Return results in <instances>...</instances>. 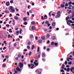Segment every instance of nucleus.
<instances>
[{
  "mask_svg": "<svg viewBox=\"0 0 74 74\" xmlns=\"http://www.w3.org/2000/svg\"><path fill=\"white\" fill-rule=\"evenodd\" d=\"M18 67L20 68V69H22L23 67V64L22 63V62H19L18 64Z\"/></svg>",
  "mask_w": 74,
  "mask_h": 74,
  "instance_id": "f257e3e1",
  "label": "nucleus"
},
{
  "mask_svg": "<svg viewBox=\"0 0 74 74\" xmlns=\"http://www.w3.org/2000/svg\"><path fill=\"white\" fill-rule=\"evenodd\" d=\"M34 64H28V67H31L32 69H34Z\"/></svg>",
  "mask_w": 74,
  "mask_h": 74,
  "instance_id": "f03ea898",
  "label": "nucleus"
},
{
  "mask_svg": "<svg viewBox=\"0 0 74 74\" xmlns=\"http://www.w3.org/2000/svg\"><path fill=\"white\" fill-rule=\"evenodd\" d=\"M10 10H11L10 11L11 12H12V13H14V12H15V9L14 8Z\"/></svg>",
  "mask_w": 74,
  "mask_h": 74,
  "instance_id": "7ed1b4c3",
  "label": "nucleus"
},
{
  "mask_svg": "<svg viewBox=\"0 0 74 74\" xmlns=\"http://www.w3.org/2000/svg\"><path fill=\"white\" fill-rule=\"evenodd\" d=\"M16 70L17 71H21V69L19 68L18 66L16 68Z\"/></svg>",
  "mask_w": 74,
  "mask_h": 74,
  "instance_id": "20e7f679",
  "label": "nucleus"
},
{
  "mask_svg": "<svg viewBox=\"0 0 74 74\" xmlns=\"http://www.w3.org/2000/svg\"><path fill=\"white\" fill-rule=\"evenodd\" d=\"M56 37L55 36H53L51 38V39H52V40H56Z\"/></svg>",
  "mask_w": 74,
  "mask_h": 74,
  "instance_id": "39448f33",
  "label": "nucleus"
},
{
  "mask_svg": "<svg viewBox=\"0 0 74 74\" xmlns=\"http://www.w3.org/2000/svg\"><path fill=\"white\" fill-rule=\"evenodd\" d=\"M65 67V65H64V64H63L62 66V68H61L62 69H64Z\"/></svg>",
  "mask_w": 74,
  "mask_h": 74,
  "instance_id": "423d86ee",
  "label": "nucleus"
},
{
  "mask_svg": "<svg viewBox=\"0 0 74 74\" xmlns=\"http://www.w3.org/2000/svg\"><path fill=\"white\" fill-rule=\"evenodd\" d=\"M14 19H15V20H18L19 19V18L17 16H15L14 17Z\"/></svg>",
  "mask_w": 74,
  "mask_h": 74,
  "instance_id": "0eeeda50",
  "label": "nucleus"
},
{
  "mask_svg": "<svg viewBox=\"0 0 74 74\" xmlns=\"http://www.w3.org/2000/svg\"><path fill=\"white\" fill-rule=\"evenodd\" d=\"M34 64H35V65L36 66H38V63H36V62H34Z\"/></svg>",
  "mask_w": 74,
  "mask_h": 74,
  "instance_id": "6e6552de",
  "label": "nucleus"
},
{
  "mask_svg": "<svg viewBox=\"0 0 74 74\" xmlns=\"http://www.w3.org/2000/svg\"><path fill=\"white\" fill-rule=\"evenodd\" d=\"M69 22H70V20H68L67 21V23L68 25H70V23Z\"/></svg>",
  "mask_w": 74,
  "mask_h": 74,
  "instance_id": "1a4fd4ad",
  "label": "nucleus"
},
{
  "mask_svg": "<svg viewBox=\"0 0 74 74\" xmlns=\"http://www.w3.org/2000/svg\"><path fill=\"white\" fill-rule=\"evenodd\" d=\"M52 26H55V25H56V23L53 22L52 23Z\"/></svg>",
  "mask_w": 74,
  "mask_h": 74,
  "instance_id": "9d476101",
  "label": "nucleus"
},
{
  "mask_svg": "<svg viewBox=\"0 0 74 74\" xmlns=\"http://www.w3.org/2000/svg\"><path fill=\"white\" fill-rule=\"evenodd\" d=\"M35 29H36V27L34 26L32 27V30H35Z\"/></svg>",
  "mask_w": 74,
  "mask_h": 74,
  "instance_id": "9b49d317",
  "label": "nucleus"
},
{
  "mask_svg": "<svg viewBox=\"0 0 74 74\" xmlns=\"http://www.w3.org/2000/svg\"><path fill=\"white\" fill-rule=\"evenodd\" d=\"M6 5L7 6H8L10 5V3L9 2H7L6 3Z\"/></svg>",
  "mask_w": 74,
  "mask_h": 74,
  "instance_id": "f8f14e48",
  "label": "nucleus"
},
{
  "mask_svg": "<svg viewBox=\"0 0 74 74\" xmlns=\"http://www.w3.org/2000/svg\"><path fill=\"white\" fill-rule=\"evenodd\" d=\"M34 47H35L34 45H32V50H33V49H34Z\"/></svg>",
  "mask_w": 74,
  "mask_h": 74,
  "instance_id": "ddd939ff",
  "label": "nucleus"
},
{
  "mask_svg": "<svg viewBox=\"0 0 74 74\" xmlns=\"http://www.w3.org/2000/svg\"><path fill=\"white\" fill-rule=\"evenodd\" d=\"M38 42L39 44H41V43H42V40H38Z\"/></svg>",
  "mask_w": 74,
  "mask_h": 74,
  "instance_id": "4468645a",
  "label": "nucleus"
},
{
  "mask_svg": "<svg viewBox=\"0 0 74 74\" xmlns=\"http://www.w3.org/2000/svg\"><path fill=\"white\" fill-rule=\"evenodd\" d=\"M61 8H64V5L62 4L61 5Z\"/></svg>",
  "mask_w": 74,
  "mask_h": 74,
  "instance_id": "2eb2a0df",
  "label": "nucleus"
},
{
  "mask_svg": "<svg viewBox=\"0 0 74 74\" xmlns=\"http://www.w3.org/2000/svg\"><path fill=\"white\" fill-rule=\"evenodd\" d=\"M70 68H67L66 69V71H67V72H69V71H70Z\"/></svg>",
  "mask_w": 74,
  "mask_h": 74,
  "instance_id": "dca6fc26",
  "label": "nucleus"
},
{
  "mask_svg": "<svg viewBox=\"0 0 74 74\" xmlns=\"http://www.w3.org/2000/svg\"><path fill=\"white\" fill-rule=\"evenodd\" d=\"M47 38H49V37H50V35L49 34H48L47 35Z\"/></svg>",
  "mask_w": 74,
  "mask_h": 74,
  "instance_id": "f3484780",
  "label": "nucleus"
},
{
  "mask_svg": "<svg viewBox=\"0 0 74 74\" xmlns=\"http://www.w3.org/2000/svg\"><path fill=\"white\" fill-rule=\"evenodd\" d=\"M14 7H13L12 6H11L10 7V10H12V9H14Z\"/></svg>",
  "mask_w": 74,
  "mask_h": 74,
  "instance_id": "a211bd4d",
  "label": "nucleus"
},
{
  "mask_svg": "<svg viewBox=\"0 0 74 74\" xmlns=\"http://www.w3.org/2000/svg\"><path fill=\"white\" fill-rule=\"evenodd\" d=\"M51 12H52V11H51L49 13V17H51Z\"/></svg>",
  "mask_w": 74,
  "mask_h": 74,
  "instance_id": "6ab92c4d",
  "label": "nucleus"
},
{
  "mask_svg": "<svg viewBox=\"0 0 74 74\" xmlns=\"http://www.w3.org/2000/svg\"><path fill=\"white\" fill-rule=\"evenodd\" d=\"M27 44L28 45H30L31 44V42L30 41H29L27 42Z\"/></svg>",
  "mask_w": 74,
  "mask_h": 74,
  "instance_id": "aec40b11",
  "label": "nucleus"
},
{
  "mask_svg": "<svg viewBox=\"0 0 74 74\" xmlns=\"http://www.w3.org/2000/svg\"><path fill=\"white\" fill-rule=\"evenodd\" d=\"M23 20L24 21H26V20H27V18L26 17H25L23 18Z\"/></svg>",
  "mask_w": 74,
  "mask_h": 74,
  "instance_id": "412c9836",
  "label": "nucleus"
},
{
  "mask_svg": "<svg viewBox=\"0 0 74 74\" xmlns=\"http://www.w3.org/2000/svg\"><path fill=\"white\" fill-rule=\"evenodd\" d=\"M22 29H21L19 31V33L20 34H22Z\"/></svg>",
  "mask_w": 74,
  "mask_h": 74,
  "instance_id": "4be33fe9",
  "label": "nucleus"
},
{
  "mask_svg": "<svg viewBox=\"0 0 74 74\" xmlns=\"http://www.w3.org/2000/svg\"><path fill=\"white\" fill-rule=\"evenodd\" d=\"M44 18H45V19H47L48 17H47V15H45L44 16Z\"/></svg>",
  "mask_w": 74,
  "mask_h": 74,
  "instance_id": "5701e85b",
  "label": "nucleus"
},
{
  "mask_svg": "<svg viewBox=\"0 0 74 74\" xmlns=\"http://www.w3.org/2000/svg\"><path fill=\"white\" fill-rule=\"evenodd\" d=\"M23 24L25 25H27V22H25Z\"/></svg>",
  "mask_w": 74,
  "mask_h": 74,
  "instance_id": "b1692460",
  "label": "nucleus"
},
{
  "mask_svg": "<svg viewBox=\"0 0 74 74\" xmlns=\"http://www.w3.org/2000/svg\"><path fill=\"white\" fill-rule=\"evenodd\" d=\"M42 39L43 40H44V39L45 38L44 36H42Z\"/></svg>",
  "mask_w": 74,
  "mask_h": 74,
  "instance_id": "393cba45",
  "label": "nucleus"
},
{
  "mask_svg": "<svg viewBox=\"0 0 74 74\" xmlns=\"http://www.w3.org/2000/svg\"><path fill=\"white\" fill-rule=\"evenodd\" d=\"M60 14H57V17L58 18H60Z\"/></svg>",
  "mask_w": 74,
  "mask_h": 74,
  "instance_id": "a878e982",
  "label": "nucleus"
},
{
  "mask_svg": "<svg viewBox=\"0 0 74 74\" xmlns=\"http://www.w3.org/2000/svg\"><path fill=\"white\" fill-rule=\"evenodd\" d=\"M18 58H21V54H18Z\"/></svg>",
  "mask_w": 74,
  "mask_h": 74,
  "instance_id": "bb28decb",
  "label": "nucleus"
},
{
  "mask_svg": "<svg viewBox=\"0 0 74 74\" xmlns=\"http://www.w3.org/2000/svg\"><path fill=\"white\" fill-rule=\"evenodd\" d=\"M34 38V36H33V35H31L30 37V38H31V39H32V38Z\"/></svg>",
  "mask_w": 74,
  "mask_h": 74,
  "instance_id": "cd10ccee",
  "label": "nucleus"
},
{
  "mask_svg": "<svg viewBox=\"0 0 74 74\" xmlns=\"http://www.w3.org/2000/svg\"><path fill=\"white\" fill-rule=\"evenodd\" d=\"M54 45L55 46H57L58 45V44L57 43V42H55L54 43Z\"/></svg>",
  "mask_w": 74,
  "mask_h": 74,
  "instance_id": "c85d7f7f",
  "label": "nucleus"
},
{
  "mask_svg": "<svg viewBox=\"0 0 74 74\" xmlns=\"http://www.w3.org/2000/svg\"><path fill=\"white\" fill-rule=\"evenodd\" d=\"M69 16H67L66 18V21H68V20H69Z\"/></svg>",
  "mask_w": 74,
  "mask_h": 74,
  "instance_id": "c756f323",
  "label": "nucleus"
},
{
  "mask_svg": "<svg viewBox=\"0 0 74 74\" xmlns=\"http://www.w3.org/2000/svg\"><path fill=\"white\" fill-rule=\"evenodd\" d=\"M71 64H72V62H68V64H69V65H71Z\"/></svg>",
  "mask_w": 74,
  "mask_h": 74,
  "instance_id": "7c9ffc66",
  "label": "nucleus"
},
{
  "mask_svg": "<svg viewBox=\"0 0 74 74\" xmlns=\"http://www.w3.org/2000/svg\"><path fill=\"white\" fill-rule=\"evenodd\" d=\"M54 44H54V42H51V45L52 46L53 45H54Z\"/></svg>",
  "mask_w": 74,
  "mask_h": 74,
  "instance_id": "2f4dec72",
  "label": "nucleus"
},
{
  "mask_svg": "<svg viewBox=\"0 0 74 74\" xmlns=\"http://www.w3.org/2000/svg\"><path fill=\"white\" fill-rule=\"evenodd\" d=\"M5 64H4L2 65V67H5Z\"/></svg>",
  "mask_w": 74,
  "mask_h": 74,
  "instance_id": "473e14b6",
  "label": "nucleus"
},
{
  "mask_svg": "<svg viewBox=\"0 0 74 74\" xmlns=\"http://www.w3.org/2000/svg\"><path fill=\"white\" fill-rule=\"evenodd\" d=\"M45 54L44 53L42 55V56L44 58V57H45Z\"/></svg>",
  "mask_w": 74,
  "mask_h": 74,
  "instance_id": "72a5a7b5",
  "label": "nucleus"
},
{
  "mask_svg": "<svg viewBox=\"0 0 74 74\" xmlns=\"http://www.w3.org/2000/svg\"><path fill=\"white\" fill-rule=\"evenodd\" d=\"M40 51V47H38V51L37 52H38Z\"/></svg>",
  "mask_w": 74,
  "mask_h": 74,
  "instance_id": "f704fd0d",
  "label": "nucleus"
},
{
  "mask_svg": "<svg viewBox=\"0 0 74 74\" xmlns=\"http://www.w3.org/2000/svg\"><path fill=\"white\" fill-rule=\"evenodd\" d=\"M64 64H65V65H67V61H65L64 63Z\"/></svg>",
  "mask_w": 74,
  "mask_h": 74,
  "instance_id": "c9c22d12",
  "label": "nucleus"
},
{
  "mask_svg": "<svg viewBox=\"0 0 74 74\" xmlns=\"http://www.w3.org/2000/svg\"><path fill=\"white\" fill-rule=\"evenodd\" d=\"M19 31H17L16 32V35H17V36H18V34H19Z\"/></svg>",
  "mask_w": 74,
  "mask_h": 74,
  "instance_id": "e433bc0d",
  "label": "nucleus"
},
{
  "mask_svg": "<svg viewBox=\"0 0 74 74\" xmlns=\"http://www.w3.org/2000/svg\"><path fill=\"white\" fill-rule=\"evenodd\" d=\"M35 23V22L34 21H32L31 22L32 25H34Z\"/></svg>",
  "mask_w": 74,
  "mask_h": 74,
  "instance_id": "4c0bfd02",
  "label": "nucleus"
},
{
  "mask_svg": "<svg viewBox=\"0 0 74 74\" xmlns=\"http://www.w3.org/2000/svg\"><path fill=\"white\" fill-rule=\"evenodd\" d=\"M70 23H74V22H73L72 20H70Z\"/></svg>",
  "mask_w": 74,
  "mask_h": 74,
  "instance_id": "58836bf2",
  "label": "nucleus"
},
{
  "mask_svg": "<svg viewBox=\"0 0 74 74\" xmlns=\"http://www.w3.org/2000/svg\"><path fill=\"white\" fill-rule=\"evenodd\" d=\"M6 41H4L3 42L4 44H5V46H6V45H7V43L6 42H5Z\"/></svg>",
  "mask_w": 74,
  "mask_h": 74,
  "instance_id": "ea45409f",
  "label": "nucleus"
},
{
  "mask_svg": "<svg viewBox=\"0 0 74 74\" xmlns=\"http://www.w3.org/2000/svg\"><path fill=\"white\" fill-rule=\"evenodd\" d=\"M48 23H49V22H48V21H46L45 22V23L47 24H48Z\"/></svg>",
  "mask_w": 74,
  "mask_h": 74,
  "instance_id": "a19ab883",
  "label": "nucleus"
},
{
  "mask_svg": "<svg viewBox=\"0 0 74 74\" xmlns=\"http://www.w3.org/2000/svg\"><path fill=\"white\" fill-rule=\"evenodd\" d=\"M61 72L64 73V71L63 69H62L61 70Z\"/></svg>",
  "mask_w": 74,
  "mask_h": 74,
  "instance_id": "79ce46f5",
  "label": "nucleus"
},
{
  "mask_svg": "<svg viewBox=\"0 0 74 74\" xmlns=\"http://www.w3.org/2000/svg\"><path fill=\"white\" fill-rule=\"evenodd\" d=\"M41 19H42V20H45V18H43V16H41Z\"/></svg>",
  "mask_w": 74,
  "mask_h": 74,
  "instance_id": "37998d69",
  "label": "nucleus"
},
{
  "mask_svg": "<svg viewBox=\"0 0 74 74\" xmlns=\"http://www.w3.org/2000/svg\"><path fill=\"white\" fill-rule=\"evenodd\" d=\"M68 4H69V5H70V4H72V2H69Z\"/></svg>",
  "mask_w": 74,
  "mask_h": 74,
  "instance_id": "c03bdc74",
  "label": "nucleus"
},
{
  "mask_svg": "<svg viewBox=\"0 0 74 74\" xmlns=\"http://www.w3.org/2000/svg\"><path fill=\"white\" fill-rule=\"evenodd\" d=\"M70 58H67V60L68 61V62H69L70 61Z\"/></svg>",
  "mask_w": 74,
  "mask_h": 74,
  "instance_id": "a18cd8bd",
  "label": "nucleus"
},
{
  "mask_svg": "<svg viewBox=\"0 0 74 74\" xmlns=\"http://www.w3.org/2000/svg\"><path fill=\"white\" fill-rule=\"evenodd\" d=\"M16 42H15V43H14V47H16V45H17Z\"/></svg>",
  "mask_w": 74,
  "mask_h": 74,
  "instance_id": "49530a36",
  "label": "nucleus"
},
{
  "mask_svg": "<svg viewBox=\"0 0 74 74\" xmlns=\"http://www.w3.org/2000/svg\"><path fill=\"white\" fill-rule=\"evenodd\" d=\"M5 58H6V59H8V58H9V57L8 56H6L5 57Z\"/></svg>",
  "mask_w": 74,
  "mask_h": 74,
  "instance_id": "de8ad7c7",
  "label": "nucleus"
},
{
  "mask_svg": "<svg viewBox=\"0 0 74 74\" xmlns=\"http://www.w3.org/2000/svg\"><path fill=\"white\" fill-rule=\"evenodd\" d=\"M27 48L28 49H30V46H27Z\"/></svg>",
  "mask_w": 74,
  "mask_h": 74,
  "instance_id": "09e8293b",
  "label": "nucleus"
},
{
  "mask_svg": "<svg viewBox=\"0 0 74 74\" xmlns=\"http://www.w3.org/2000/svg\"><path fill=\"white\" fill-rule=\"evenodd\" d=\"M42 60L43 61V62H45V59H44V58H43L42 59Z\"/></svg>",
  "mask_w": 74,
  "mask_h": 74,
  "instance_id": "8fccbe9b",
  "label": "nucleus"
},
{
  "mask_svg": "<svg viewBox=\"0 0 74 74\" xmlns=\"http://www.w3.org/2000/svg\"><path fill=\"white\" fill-rule=\"evenodd\" d=\"M39 70H38V69H37L36 71V73H38V72L39 71Z\"/></svg>",
  "mask_w": 74,
  "mask_h": 74,
  "instance_id": "3c124183",
  "label": "nucleus"
},
{
  "mask_svg": "<svg viewBox=\"0 0 74 74\" xmlns=\"http://www.w3.org/2000/svg\"><path fill=\"white\" fill-rule=\"evenodd\" d=\"M10 3L11 4H12V3H13V1H12V0H11V1H10Z\"/></svg>",
  "mask_w": 74,
  "mask_h": 74,
  "instance_id": "603ef678",
  "label": "nucleus"
},
{
  "mask_svg": "<svg viewBox=\"0 0 74 74\" xmlns=\"http://www.w3.org/2000/svg\"><path fill=\"white\" fill-rule=\"evenodd\" d=\"M31 55H32V52L30 51L29 52V55H30V56Z\"/></svg>",
  "mask_w": 74,
  "mask_h": 74,
  "instance_id": "864d4df0",
  "label": "nucleus"
},
{
  "mask_svg": "<svg viewBox=\"0 0 74 74\" xmlns=\"http://www.w3.org/2000/svg\"><path fill=\"white\" fill-rule=\"evenodd\" d=\"M35 39L36 40H38V37H37V36L36 37Z\"/></svg>",
  "mask_w": 74,
  "mask_h": 74,
  "instance_id": "5fc2aeb1",
  "label": "nucleus"
},
{
  "mask_svg": "<svg viewBox=\"0 0 74 74\" xmlns=\"http://www.w3.org/2000/svg\"><path fill=\"white\" fill-rule=\"evenodd\" d=\"M51 15H52V16H55V14H52Z\"/></svg>",
  "mask_w": 74,
  "mask_h": 74,
  "instance_id": "6e6d98bb",
  "label": "nucleus"
},
{
  "mask_svg": "<svg viewBox=\"0 0 74 74\" xmlns=\"http://www.w3.org/2000/svg\"><path fill=\"white\" fill-rule=\"evenodd\" d=\"M38 73V74H41V71H39Z\"/></svg>",
  "mask_w": 74,
  "mask_h": 74,
  "instance_id": "4d7b16f0",
  "label": "nucleus"
},
{
  "mask_svg": "<svg viewBox=\"0 0 74 74\" xmlns=\"http://www.w3.org/2000/svg\"><path fill=\"white\" fill-rule=\"evenodd\" d=\"M24 52H26V51H27V50L26 49H24Z\"/></svg>",
  "mask_w": 74,
  "mask_h": 74,
  "instance_id": "13d9d810",
  "label": "nucleus"
},
{
  "mask_svg": "<svg viewBox=\"0 0 74 74\" xmlns=\"http://www.w3.org/2000/svg\"><path fill=\"white\" fill-rule=\"evenodd\" d=\"M68 5H69L67 3H66L65 5V6H66L67 7Z\"/></svg>",
  "mask_w": 74,
  "mask_h": 74,
  "instance_id": "bf43d9fd",
  "label": "nucleus"
},
{
  "mask_svg": "<svg viewBox=\"0 0 74 74\" xmlns=\"http://www.w3.org/2000/svg\"><path fill=\"white\" fill-rule=\"evenodd\" d=\"M50 50V49H49V48H48V49H47V51H49Z\"/></svg>",
  "mask_w": 74,
  "mask_h": 74,
  "instance_id": "052dcab7",
  "label": "nucleus"
},
{
  "mask_svg": "<svg viewBox=\"0 0 74 74\" xmlns=\"http://www.w3.org/2000/svg\"><path fill=\"white\" fill-rule=\"evenodd\" d=\"M6 26H7V27H10V25H8V24H7L6 25Z\"/></svg>",
  "mask_w": 74,
  "mask_h": 74,
  "instance_id": "680f3d73",
  "label": "nucleus"
},
{
  "mask_svg": "<svg viewBox=\"0 0 74 74\" xmlns=\"http://www.w3.org/2000/svg\"><path fill=\"white\" fill-rule=\"evenodd\" d=\"M15 59L16 60H18V57H17Z\"/></svg>",
  "mask_w": 74,
  "mask_h": 74,
  "instance_id": "e2e57ef3",
  "label": "nucleus"
},
{
  "mask_svg": "<svg viewBox=\"0 0 74 74\" xmlns=\"http://www.w3.org/2000/svg\"><path fill=\"white\" fill-rule=\"evenodd\" d=\"M11 16H12V14H10V17H11Z\"/></svg>",
  "mask_w": 74,
  "mask_h": 74,
  "instance_id": "0e129e2a",
  "label": "nucleus"
},
{
  "mask_svg": "<svg viewBox=\"0 0 74 74\" xmlns=\"http://www.w3.org/2000/svg\"><path fill=\"white\" fill-rule=\"evenodd\" d=\"M43 49H44V50H45V49H46V47L44 46V48H43Z\"/></svg>",
  "mask_w": 74,
  "mask_h": 74,
  "instance_id": "69168bd1",
  "label": "nucleus"
},
{
  "mask_svg": "<svg viewBox=\"0 0 74 74\" xmlns=\"http://www.w3.org/2000/svg\"><path fill=\"white\" fill-rule=\"evenodd\" d=\"M71 12V10H70L68 12V14H70Z\"/></svg>",
  "mask_w": 74,
  "mask_h": 74,
  "instance_id": "338daca9",
  "label": "nucleus"
},
{
  "mask_svg": "<svg viewBox=\"0 0 74 74\" xmlns=\"http://www.w3.org/2000/svg\"><path fill=\"white\" fill-rule=\"evenodd\" d=\"M6 61V59H4V60H3V62H5V61Z\"/></svg>",
  "mask_w": 74,
  "mask_h": 74,
  "instance_id": "774afa93",
  "label": "nucleus"
}]
</instances>
